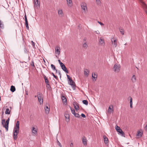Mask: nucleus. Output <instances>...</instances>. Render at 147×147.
<instances>
[{
    "label": "nucleus",
    "mask_w": 147,
    "mask_h": 147,
    "mask_svg": "<svg viewBox=\"0 0 147 147\" xmlns=\"http://www.w3.org/2000/svg\"><path fill=\"white\" fill-rule=\"evenodd\" d=\"M20 123L18 121L16 123V126L14 128L13 130V138L14 140H16L17 139V136L18 134L19 133V130Z\"/></svg>",
    "instance_id": "1"
},
{
    "label": "nucleus",
    "mask_w": 147,
    "mask_h": 147,
    "mask_svg": "<svg viewBox=\"0 0 147 147\" xmlns=\"http://www.w3.org/2000/svg\"><path fill=\"white\" fill-rule=\"evenodd\" d=\"M9 121V118H8L6 120V122L5 119H2L1 121V123L3 126L5 127L6 131L8 130V125Z\"/></svg>",
    "instance_id": "2"
},
{
    "label": "nucleus",
    "mask_w": 147,
    "mask_h": 147,
    "mask_svg": "<svg viewBox=\"0 0 147 147\" xmlns=\"http://www.w3.org/2000/svg\"><path fill=\"white\" fill-rule=\"evenodd\" d=\"M37 96L38 101L39 102L40 104H42L43 103V96L42 93L39 92H38Z\"/></svg>",
    "instance_id": "3"
},
{
    "label": "nucleus",
    "mask_w": 147,
    "mask_h": 147,
    "mask_svg": "<svg viewBox=\"0 0 147 147\" xmlns=\"http://www.w3.org/2000/svg\"><path fill=\"white\" fill-rule=\"evenodd\" d=\"M81 6L82 9L83 10L84 13H86L88 11L86 3L84 2H82L81 4Z\"/></svg>",
    "instance_id": "4"
},
{
    "label": "nucleus",
    "mask_w": 147,
    "mask_h": 147,
    "mask_svg": "<svg viewBox=\"0 0 147 147\" xmlns=\"http://www.w3.org/2000/svg\"><path fill=\"white\" fill-rule=\"evenodd\" d=\"M120 68V66L119 65L115 64L113 67L114 71L116 72H119Z\"/></svg>",
    "instance_id": "5"
},
{
    "label": "nucleus",
    "mask_w": 147,
    "mask_h": 147,
    "mask_svg": "<svg viewBox=\"0 0 147 147\" xmlns=\"http://www.w3.org/2000/svg\"><path fill=\"white\" fill-rule=\"evenodd\" d=\"M115 129L117 131L119 132L122 136H124L125 135L124 133L119 127L116 125L115 127Z\"/></svg>",
    "instance_id": "6"
},
{
    "label": "nucleus",
    "mask_w": 147,
    "mask_h": 147,
    "mask_svg": "<svg viewBox=\"0 0 147 147\" xmlns=\"http://www.w3.org/2000/svg\"><path fill=\"white\" fill-rule=\"evenodd\" d=\"M34 7L36 8H38L40 7V2L38 0H34Z\"/></svg>",
    "instance_id": "7"
},
{
    "label": "nucleus",
    "mask_w": 147,
    "mask_h": 147,
    "mask_svg": "<svg viewBox=\"0 0 147 147\" xmlns=\"http://www.w3.org/2000/svg\"><path fill=\"white\" fill-rule=\"evenodd\" d=\"M68 84L71 85L72 87L74 89H75L76 86L74 81L72 80L71 78L68 81Z\"/></svg>",
    "instance_id": "8"
},
{
    "label": "nucleus",
    "mask_w": 147,
    "mask_h": 147,
    "mask_svg": "<svg viewBox=\"0 0 147 147\" xmlns=\"http://www.w3.org/2000/svg\"><path fill=\"white\" fill-rule=\"evenodd\" d=\"M62 69L66 73L68 74L69 73L68 71L67 70L66 67H65V65L63 63H61L60 65Z\"/></svg>",
    "instance_id": "9"
},
{
    "label": "nucleus",
    "mask_w": 147,
    "mask_h": 147,
    "mask_svg": "<svg viewBox=\"0 0 147 147\" xmlns=\"http://www.w3.org/2000/svg\"><path fill=\"white\" fill-rule=\"evenodd\" d=\"M32 132L34 136L37 135V129H36L34 127H32Z\"/></svg>",
    "instance_id": "10"
},
{
    "label": "nucleus",
    "mask_w": 147,
    "mask_h": 147,
    "mask_svg": "<svg viewBox=\"0 0 147 147\" xmlns=\"http://www.w3.org/2000/svg\"><path fill=\"white\" fill-rule=\"evenodd\" d=\"M111 41L112 44L114 46L116 47L117 46V40L116 39H114V38L111 39Z\"/></svg>",
    "instance_id": "11"
},
{
    "label": "nucleus",
    "mask_w": 147,
    "mask_h": 147,
    "mask_svg": "<svg viewBox=\"0 0 147 147\" xmlns=\"http://www.w3.org/2000/svg\"><path fill=\"white\" fill-rule=\"evenodd\" d=\"M24 17H25V25H26V26L27 28V29L28 30H29V26H28V21L27 20V18L26 15V14L25 15Z\"/></svg>",
    "instance_id": "12"
},
{
    "label": "nucleus",
    "mask_w": 147,
    "mask_h": 147,
    "mask_svg": "<svg viewBox=\"0 0 147 147\" xmlns=\"http://www.w3.org/2000/svg\"><path fill=\"white\" fill-rule=\"evenodd\" d=\"M55 53L59 55L60 53V48L59 47H57L55 49Z\"/></svg>",
    "instance_id": "13"
},
{
    "label": "nucleus",
    "mask_w": 147,
    "mask_h": 147,
    "mask_svg": "<svg viewBox=\"0 0 147 147\" xmlns=\"http://www.w3.org/2000/svg\"><path fill=\"white\" fill-rule=\"evenodd\" d=\"M66 1L68 6L69 7H71L73 5L72 0H66Z\"/></svg>",
    "instance_id": "14"
},
{
    "label": "nucleus",
    "mask_w": 147,
    "mask_h": 147,
    "mask_svg": "<svg viewBox=\"0 0 147 147\" xmlns=\"http://www.w3.org/2000/svg\"><path fill=\"white\" fill-rule=\"evenodd\" d=\"M65 117L66 119V121L68 122L69 121V115L68 113H66L65 115Z\"/></svg>",
    "instance_id": "15"
},
{
    "label": "nucleus",
    "mask_w": 147,
    "mask_h": 147,
    "mask_svg": "<svg viewBox=\"0 0 147 147\" xmlns=\"http://www.w3.org/2000/svg\"><path fill=\"white\" fill-rule=\"evenodd\" d=\"M97 75L95 73H93L92 74V78L93 79V80L96 81L97 78Z\"/></svg>",
    "instance_id": "16"
},
{
    "label": "nucleus",
    "mask_w": 147,
    "mask_h": 147,
    "mask_svg": "<svg viewBox=\"0 0 147 147\" xmlns=\"http://www.w3.org/2000/svg\"><path fill=\"white\" fill-rule=\"evenodd\" d=\"M73 105L74 106V107L76 110H78L79 109V107L78 104L76 102H74L73 103Z\"/></svg>",
    "instance_id": "17"
},
{
    "label": "nucleus",
    "mask_w": 147,
    "mask_h": 147,
    "mask_svg": "<svg viewBox=\"0 0 147 147\" xmlns=\"http://www.w3.org/2000/svg\"><path fill=\"white\" fill-rule=\"evenodd\" d=\"M44 78L45 80V82L47 84V87L48 86H49V81L47 78L45 76H44Z\"/></svg>",
    "instance_id": "18"
},
{
    "label": "nucleus",
    "mask_w": 147,
    "mask_h": 147,
    "mask_svg": "<svg viewBox=\"0 0 147 147\" xmlns=\"http://www.w3.org/2000/svg\"><path fill=\"white\" fill-rule=\"evenodd\" d=\"M99 43L100 44L102 45H103L105 44V42L104 40L103 39H102V38H101L99 39Z\"/></svg>",
    "instance_id": "19"
},
{
    "label": "nucleus",
    "mask_w": 147,
    "mask_h": 147,
    "mask_svg": "<svg viewBox=\"0 0 147 147\" xmlns=\"http://www.w3.org/2000/svg\"><path fill=\"white\" fill-rule=\"evenodd\" d=\"M82 143L84 145H86L87 144V140L85 136H84L82 138Z\"/></svg>",
    "instance_id": "20"
},
{
    "label": "nucleus",
    "mask_w": 147,
    "mask_h": 147,
    "mask_svg": "<svg viewBox=\"0 0 147 147\" xmlns=\"http://www.w3.org/2000/svg\"><path fill=\"white\" fill-rule=\"evenodd\" d=\"M89 73V71L87 69H85L84 71V74L86 76H88Z\"/></svg>",
    "instance_id": "21"
},
{
    "label": "nucleus",
    "mask_w": 147,
    "mask_h": 147,
    "mask_svg": "<svg viewBox=\"0 0 147 147\" xmlns=\"http://www.w3.org/2000/svg\"><path fill=\"white\" fill-rule=\"evenodd\" d=\"M50 111V109L48 106H46V107H45V112L46 114H48L49 113V111Z\"/></svg>",
    "instance_id": "22"
},
{
    "label": "nucleus",
    "mask_w": 147,
    "mask_h": 147,
    "mask_svg": "<svg viewBox=\"0 0 147 147\" xmlns=\"http://www.w3.org/2000/svg\"><path fill=\"white\" fill-rule=\"evenodd\" d=\"M104 140V143L105 144H107L108 143V139L105 136H103Z\"/></svg>",
    "instance_id": "23"
},
{
    "label": "nucleus",
    "mask_w": 147,
    "mask_h": 147,
    "mask_svg": "<svg viewBox=\"0 0 147 147\" xmlns=\"http://www.w3.org/2000/svg\"><path fill=\"white\" fill-rule=\"evenodd\" d=\"M131 80L133 82H136V76L135 75H133L132 76Z\"/></svg>",
    "instance_id": "24"
},
{
    "label": "nucleus",
    "mask_w": 147,
    "mask_h": 147,
    "mask_svg": "<svg viewBox=\"0 0 147 147\" xmlns=\"http://www.w3.org/2000/svg\"><path fill=\"white\" fill-rule=\"evenodd\" d=\"M113 106H111L109 107L108 109V111L111 113L113 112Z\"/></svg>",
    "instance_id": "25"
},
{
    "label": "nucleus",
    "mask_w": 147,
    "mask_h": 147,
    "mask_svg": "<svg viewBox=\"0 0 147 147\" xmlns=\"http://www.w3.org/2000/svg\"><path fill=\"white\" fill-rule=\"evenodd\" d=\"M10 90L11 92H14L16 90L15 87L13 86H11Z\"/></svg>",
    "instance_id": "26"
},
{
    "label": "nucleus",
    "mask_w": 147,
    "mask_h": 147,
    "mask_svg": "<svg viewBox=\"0 0 147 147\" xmlns=\"http://www.w3.org/2000/svg\"><path fill=\"white\" fill-rule=\"evenodd\" d=\"M142 133L140 131H138L137 132V136L140 137H141L142 136Z\"/></svg>",
    "instance_id": "27"
},
{
    "label": "nucleus",
    "mask_w": 147,
    "mask_h": 147,
    "mask_svg": "<svg viewBox=\"0 0 147 147\" xmlns=\"http://www.w3.org/2000/svg\"><path fill=\"white\" fill-rule=\"evenodd\" d=\"M10 113V111L9 110V109L8 108H7L6 109L5 113L6 114H9Z\"/></svg>",
    "instance_id": "28"
},
{
    "label": "nucleus",
    "mask_w": 147,
    "mask_h": 147,
    "mask_svg": "<svg viewBox=\"0 0 147 147\" xmlns=\"http://www.w3.org/2000/svg\"><path fill=\"white\" fill-rule=\"evenodd\" d=\"M51 67L53 70H56V73L57 72V70L56 69L55 66L53 64L51 65Z\"/></svg>",
    "instance_id": "29"
},
{
    "label": "nucleus",
    "mask_w": 147,
    "mask_h": 147,
    "mask_svg": "<svg viewBox=\"0 0 147 147\" xmlns=\"http://www.w3.org/2000/svg\"><path fill=\"white\" fill-rule=\"evenodd\" d=\"M61 98L63 102H67L66 98L65 96H62L61 97Z\"/></svg>",
    "instance_id": "30"
},
{
    "label": "nucleus",
    "mask_w": 147,
    "mask_h": 147,
    "mask_svg": "<svg viewBox=\"0 0 147 147\" xmlns=\"http://www.w3.org/2000/svg\"><path fill=\"white\" fill-rule=\"evenodd\" d=\"M58 13L59 15L63 14V12L62 9H59L58 11Z\"/></svg>",
    "instance_id": "31"
},
{
    "label": "nucleus",
    "mask_w": 147,
    "mask_h": 147,
    "mask_svg": "<svg viewBox=\"0 0 147 147\" xmlns=\"http://www.w3.org/2000/svg\"><path fill=\"white\" fill-rule=\"evenodd\" d=\"M83 47L85 49L87 48L88 47V45L87 44L86 42H85L83 45Z\"/></svg>",
    "instance_id": "32"
},
{
    "label": "nucleus",
    "mask_w": 147,
    "mask_h": 147,
    "mask_svg": "<svg viewBox=\"0 0 147 147\" xmlns=\"http://www.w3.org/2000/svg\"><path fill=\"white\" fill-rule=\"evenodd\" d=\"M119 30L120 31V32L121 33L123 34V35L124 34V30L123 28H119Z\"/></svg>",
    "instance_id": "33"
},
{
    "label": "nucleus",
    "mask_w": 147,
    "mask_h": 147,
    "mask_svg": "<svg viewBox=\"0 0 147 147\" xmlns=\"http://www.w3.org/2000/svg\"><path fill=\"white\" fill-rule=\"evenodd\" d=\"M83 103L85 105H87L88 104V101L86 100H84L82 101Z\"/></svg>",
    "instance_id": "34"
},
{
    "label": "nucleus",
    "mask_w": 147,
    "mask_h": 147,
    "mask_svg": "<svg viewBox=\"0 0 147 147\" xmlns=\"http://www.w3.org/2000/svg\"><path fill=\"white\" fill-rule=\"evenodd\" d=\"M74 115L75 117L78 118H79L80 117V116L79 115L78 113H75L74 114Z\"/></svg>",
    "instance_id": "35"
},
{
    "label": "nucleus",
    "mask_w": 147,
    "mask_h": 147,
    "mask_svg": "<svg viewBox=\"0 0 147 147\" xmlns=\"http://www.w3.org/2000/svg\"><path fill=\"white\" fill-rule=\"evenodd\" d=\"M70 108L72 113L73 115H74V113H76L75 110L73 109H72L71 107H70Z\"/></svg>",
    "instance_id": "36"
},
{
    "label": "nucleus",
    "mask_w": 147,
    "mask_h": 147,
    "mask_svg": "<svg viewBox=\"0 0 147 147\" xmlns=\"http://www.w3.org/2000/svg\"><path fill=\"white\" fill-rule=\"evenodd\" d=\"M52 74L53 75V77L55 78L57 80L58 78L57 76H56L53 73H52Z\"/></svg>",
    "instance_id": "37"
},
{
    "label": "nucleus",
    "mask_w": 147,
    "mask_h": 147,
    "mask_svg": "<svg viewBox=\"0 0 147 147\" xmlns=\"http://www.w3.org/2000/svg\"><path fill=\"white\" fill-rule=\"evenodd\" d=\"M0 27L2 28H3V25L2 23L1 20H0Z\"/></svg>",
    "instance_id": "38"
},
{
    "label": "nucleus",
    "mask_w": 147,
    "mask_h": 147,
    "mask_svg": "<svg viewBox=\"0 0 147 147\" xmlns=\"http://www.w3.org/2000/svg\"><path fill=\"white\" fill-rule=\"evenodd\" d=\"M57 143L58 145L60 146V147H62V145L60 143L59 141L58 140H57Z\"/></svg>",
    "instance_id": "39"
},
{
    "label": "nucleus",
    "mask_w": 147,
    "mask_h": 147,
    "mask_svg": "<svg viewBox=\"0 0 147 147\" xmlns=\"http://www.w3.org/2000/svg\"><path fill=\"white\" fill-rule=\"evenodd\" d=\"M128 98H129L130 102H132V99L131 97L129 96L128 97Z\"/></svg>",
    "instance_id": "40"
},
{
    "label": "nucleus",
    "mask_w": 147,
    "mask_h": 147,
    "mask_svg": "<svg viewBox=\"0 0 147 147\" xmlns=\"http://www.w3.org/2000/svg\"><path fill=\"white\" fill-rule=\"evenodd\" d=\"M96 1L97 4H99L100 3V0H96Z\"/></svg>",
    "instance_id": "41"
},
{
    "label": "nucleus",
    "mask_w": 147,
    "mask_h": 147,
    "mask_svg": "<svg viewBox=\"0 0 147 147\" xmlns=\"http://www.w3.org/2000/svg\"><path fill=\"white\" fill-rule=\"evenodd\" d=\"M31 65L32 66V67H35L34 65V63L33 61H32V62L31 63Z\"/></svg>",
    "instance_id": "42"
},
{
    "label": "nucleus",
    "mask_w": 147,
    "mask_h": 147,
    "mask_svg": "<svg viewBox=\"0 0 147 147\" xmlns=\"http://www.w3.org/2000/svg\"><path fill=\"white\" fill-rule=\"evenodd\" d=\"M24 51L25 53H27L28 52L27 50L25 47L24 48Z\"/></svg>",
    "instance_id": "43"
},
{
    "label": "nucleus",
    "mask_w": 147,
    "mask_h": 147,
    "mask_svg": "<svg viewBox=\"0 0 147 147\" xmlns=\"http://www.w3.org/2000/svg\"><path fill=\"white\" fill-rule=\"evenodd\" d=\"M81 116L83 118L86 117V116L85 114L83 113H82L81 114Z\"/></svg>",
    "instance_id": "44"
},
{
    "label": "nucleus",
    "mask_w": 147,
    "mask_h": 147,
    "mask_svg": "<svg viewBox=\"0 0 147 147\" xmlns=\"http://www.w3.org/2000/svg\"><path fill=\"white\" fill-rule=\"evenodd\" d=\"M132 102H130V107L131 108H132L133 107L132 106Z\"/></svg>",
    "instance_id": "45"
},
{
    "label": "nucleus",
    "mask_w": 147,
    "mask_h": 147,
    "mask_svg": "<svg viewBox=\"0 0 147 147\" xmlns=\"http://www.w3.org/2000/svg\"><path fill=\"white\" fill-rule=\"evenodd\" d=\"M144 129L145 130L147 131V124L146 125V126L144 127Z\"/></svg>",
    "instance_id": "46"
},
{
    "label": "nucleus",
    "mask_w": 147,
    "mask_h": 147,
    "mask_svg": "<svg viewBox=\"0 0 147 147\" xmlns=\"http://www.w3.org/2000/svg\"><path fill=\"white\" fill-rule=\"evenodd\" d=\"M98 23L100 24L101 26H103L104 25V24L103 23H102L99 21L98 22Z\"/></svg>",
    "instance_id": "47"
},
{
    "label": "nucleus",
    "mask_w": 147,
    "mask_h": 147,
    "mask_svg": "<svg viewBox=\"0 0 147 147\" xmlns=\"http://www.w3.org/2000/svg\"><path fill=\"white\" fill-rule=\"evenodd\" d=\"M67 79H68V80H69L70 79H71V78H70V76L69 75L67 74Z\"/></svg>",
    "instance_id": "48"
},
{
    "label": "nucleus",
    "mask_w": 147,
    "mask_h": 147,
    "mask_svg": "<svg viewBox=\"0 0 147 147\" xmlns=\"http://www.w3.org/2000/svg\"><path fill=\"white\" fill-rule=\"evenodd\" d=\"M57 73H58L59 75L60 76V77L61 76V74L60 73V71H57Z\"/></svg>",
    "instance_id": "49"
},
{
    "label": "nucleus",
    "mask_w": 147,
    "mask_h": 147,
    "mask_svg": "<svg viewBox=\"0 0 147 147\" xmlns=\"http://www.w3.org/2000/svg\"><path fill=\"white\" fill-rule=\"evenodd\" d=\"M142 4L143 5V7H145V8H146V6L144 2L142 3Z\"/></svg>",
    "instance_id": "50"
},
{
    "label": "nucleus",
    "mask_w": 147,
    "mask_h": 147,
    "mask_svg": "<svg viewBox=\"0 0 147 147\" xmlns=\"http://www.w3.org/2000/svg\"><path fill=\"white\" fill-rule=\"evenodd\" d=\"M94 32L97 34H99V32L98 31H95Z\"/></svg>",
    "instance_id": "51"
},
{
    "label": "nucleus",
    "mask_w": 147,
    "mask_h": 147,
    "mask_svg": "<svg viewBox=\"0 0 147 147\" xmlns=\"http://www.w3.org/2000/svg\"><path fill=\"white\" fill-rule=\"evenodd\" d=\"M58 61L59 62V63L60 65H61V63H62L60 61V60H58Z\"/></svg>",
    "instance_id": "52"
},
{
    "label": "nucleus",
    "mask_w": 147,
    "mask_h": 147,
    "mask_svg": "<svg viewBox=\"0 0 147 147\" xmlns=\"http://www.w3.org/2000/svg\"><path fill=\"white\" fill-rule=\"evenodd\" d=\"M32 42V45L33 46H34L35 45V44H34V43L32 41H31Z\"/></svg>",
    "instance_id": "53"
},
{
    "label": "nucleus",
    "mask_w": 147,
    "mask_h": 147,
    "mask_svg": "<svg viewBox=\"0 0 147 147\" xmlns=\"http://www.w3.org/2000/svg\"><path fill=\"white\" fill-rule=\"evenodd\" d=\"M70 146L71 147H73V144L72 143H71L70 145Z\"/></svg>",
    "instance_id": "54"
},
{
    "label": "nucleus",
    "mask_w": 147,
    "mask_h": 147,
    "mask_svg": "<svg viewBox=\"0 0 147 147\" xmlns=\"http://www.w3.org/2000/svg\"><path fill=\"white\" fill-rule=\"evenodd\" d=\"M86 40V38H84V40H85V41Z\"/></svg>",
    "instance_id": "55"
},
{
    "label": "nucleus",
    "mask_w": 147,
    "mask_h": 147,
    "mask_svg": "<svg viewBox=\"0 0 147 147\" xmlns=\"http://www.w3.org/2000/svg\"><path fill=\"white\" fill-rule=\"evenodd\" d=\"M26 94H27V95H28V92H26Z\"/></svg>",
    "instance_id": "56"
},
{
    "label": "nucleus",
    "mask_w": 147,
    "mask_h": 147,
    "mask_svg": "<svg viewBox=\"0 0 147 147\" xmlns=\"http://www.w3.org/2000/svg\"><path fill=\"white\" fill-rule=\"evenodd\" d=\"M36 96H35V97H36Z\"/></svg>",
    "instance_id": "57"
},
{
    "label": "nucleus",
    "mask_w": 147,
    "mask_h": 147,
    "mask_svg": "<svg viewBox=\"0 0 147 147\" xmlns=\"http://www.w3.org/2000/svg\"><path fill=\"white\" fill-rule=\"evenodd\" d=\"M3 113H4V112H3V113H2V115H3Z\"/></svg>",
    "instance_id": "58"
},
{
    "label": "nucleus",
    "mask_w": 147,
    "mask_h": 147,
    "mask_svg": "<svg viewBox=\"0 0 147 147\" xmlns=\"http://www.w3.org/2000/svg\"><path fill=\"white\" fill-rule=\"evenodd\" d=\"M44 62H45V61L44 60Z\"/></svg>",
    "instance_id": "59"
},
{
    "label": "nucleus",
    "mask_w": 147,
    "mask_h": 147,
    "mask_svg": "<svg viewBox=\"0 0 147 147\" xmlns=\"http://www.w3.org/2000/svg\"><path fill=\"white\" fill-rule=\"evenodd\" d=\"M126 45V43L125 44V45Z\"/></svg>",
    "instance_id": "60"
}]
</instances>
